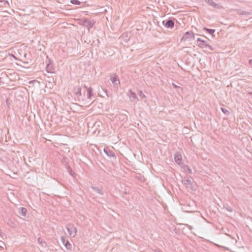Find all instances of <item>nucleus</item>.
Here are the masks:
<instances>
[{"label":"nucleus","instance_id":"obj_1","mask_svg":"<svg viewBox=\"0 0 252 252\" xmlns=\"http://www.w3.org/2000/svg\"><path fill=\"white\" fill-rule=\"evenodd\" d=\"M184 182L185 186L189 190L193 191L195 190L194 182L192 179L191 180L188 177H185L184 180Z\"/></svg>","mask_w":252,"mask_h":252},{"label":"nucleus","instance_id":"obj_2","mask_svg":"<svg viewBox=\"0 0 252 252\" xmlns=\"http://www.w3.org/2000/svg\"><path fill=\"white\" fill-rule=\"evenodd\" d=\"M197 43L198 44V46L201 48H204V47H208L211 51H214L213 47L207 43V41L203 40L200 38H198L197 39Z\"/></svg>","mask_w":252,"mask_h":252},{"label":"nucleus","instance_id":"obj_3","mask_svg":"<svg viewBox=\"0 0 252 252\" xmlns=\"http://www.w3.org/2000/svg\"><path fill=\"white\" fill-rule=\"evenodd\" d=\"M66 228L70 236L75 237L77 231L76 227L72 224L69 223L66 225Z\"/></svg>","mask_w":252,"mask_h":252},{"label":"nucleus","instance_id":"obj_4","mask_svg":"<svg viewBox=\"0 0 252 252\" xmlns=\"http://www.w3.org/2000/svg\"><path fill=\"white\" fill-rule=\"evenodd\" d=\"M103 152L106 154V155L109 158H113L114 159H116V156L115 153L110 150L108 147H106L103 149Z\"/></svg>","mask_w":252,"mask_h":252},{"label":"nucleus","instance_id":"obj_5","mask_svg":"<svg viewBox=\"0 0 252 252\" xmlns=\"http://www.w3.org/2000/svg\"><path fill=\"white\" fill-rule=\"evenodd\" d=\"M82 25L88 28L89 31L93 27L94 22H92L87 18H84L82 20Z\"/></svg>","mask_w":252,"mask_h":252},{"label":"nucleus","instance_id":"obj_6","mask_svg":"<svg viewBox=\"0 0 252 252\" xmlns=\"http://www.w3.org/2000/svg\"><path fill=\"white\" fill-rule=\"evenodd\" d=\"M163 25L167 28L171 29L174 26V21L171 18H168L162 22Z\"/></svg>","mask_w":252,"mask_h":252},{"label":"nucleus","instance_id":"obj_7","mask_svg":"<svg viewBox=\"0 0 252 252\" xmlns=\"http://www.w3.org/2000/svg\"><path fill=\"white\" fill-rule=\"evenodd\" d=\"M55 68L54 67V64L53 62L50 59L48 60V63L46 66V70L48 73H54Z\"/></svg>","mask_w":252,"mask_h":252},{"label":"nucleus","instance_id":"obj_8","mask_svg":"<svg viewBox=\"0 0 252 252\" xmlns=\"http://www.w3.org/2000/svg\"><path fill=\"white\" fill-rule=\"evenodd\" d=\"M61 240H62V242L63 243V245L65 246V247L66 248V249L67 250H71V248H72V246L70 244V243L69 242V241L66 240L64 237H61Z\"/></svg>","mask_w":252,"mask_h":252},{"label":"nucleus","instance_id":"obj_9","mask_svg":"<svg viewBox=\"0 0 252 252\" xmlns=\"http://www.w3.org/2000/svg\"><path fill=\"white\" fill-rule=\"evenodd\" d=\"M110 80L114 85H118L120 84V81L118 76L116 74L114 73L110 75Z\"/></svg>","mask_w":252,"mask_h":252},{"label":"nucleus","instance_id":"obj_10","mask_svg":"<svg viewBox=\"0 0 252 252\" xmlns=\"http://www.w3.org/2000/svg\"><path fill=\"white\" fill-rule=\"evenodd\" d=\"M190 38L194 39V33L191 31H189L185 33L184 35L182 37V39L184 40H186L187 39Z\"/></svg>","mask_w":252,"mask_h":252},{"label":"nucleus","instance_id":"obj_11","mask_svg":"<svg viewBox=\"0 0 252 252\" xmlns=\"http://www.w3.org/2000/svg\"><path fill=\"white\" fill-rule=\"evenodd\" d=\"M81 90V88L79 86L74 87L73 89V92L78 99L82 96Z\"/></svg>","mask_w":252,"mask_h":252},{"label":"nucleus","instance_id":"obj_12","mask_svg":"<svg viewBox=\"0 0 252 252\" xmlns=\"http://www.w3.org/2000/svg\"><path fill=\"white\" fill-rule=\"evenodd\" d=\"M128 95L130 100L132 102H135L138 99L136 94L133 92L131 90L128 91Z\"/></svg>","mask_w":252,"mask_h":252},{"label":"nucleus","instance_id":"obj_13","mask_svg":"<svg viewBox=\"0 0 252 252\" xmlns=\"http://www.w3.org/2000/svg\"><path fill=\"white\" fill-rule=\"evenodd\" d=\"M182 155L181 154H180V152H177L175 154V156H174V160H175V162L179 164V165H181V161H182Z\"/></svg>","mask_w":252,"mask_h":252},{"label":"nucleus","instance_id":"obj_14","mask_svg":"<svg viewBox=\"0 0 252 252\" xmlns=\"http://www.w3.org/2000/svg\"><path fill=\"white\" fill-rule=\"evenodd\" d=\"M205 2H206L207 4H208L210 5H211L213 7L215 8H220V4L216 3V2H214L213 0H204Z\"/></svg>","mask_w":252,"mask_h":252},{"label":"nucleus","instance_id":"obj_15","mask_svg":"<svg viewBox=\"0 0 252 252\" xmlns=\"http://www.w3.org/2000/svg\"><path fill=\"white\" fill-rule=\"evenodd\" d=\"M236 11H237V14L239 15H252V12H251V11H250V12L246 11H244L243 10H242L241 9L236 10Z\"/></svg>","mask_w":252,"mask_h":252},{"label":"nucleus","instance_id":"obj_16","mask_svg":"<svg viewBox=\"0 0 252 252\" xmlns=\"http://www.w3.org/2000/svg\"><path fill=\"white\" fill-rule=\"evenodd\" d=\"M18 213L20 215L25 217L27 213V210L25 207H21L19 209Z\"/></svg>","mask_w":252,"mask_h":252},{"label":"nucleus","instance_id":"obj_17","mask_svg":"<svg viewBox=\"0 0 252 252\" xmlns=\"http://www.w3.org/2000/svg\"><path fill=\"white\" fill-rule=\"evenodd\" d=\"M91 188L94 191H95L96 192H97V193H98V194H99L100 195H103V194H104L103 191L102 190V189H99L98 187H95V186H94H94H92Z\"/></svg>","mask_w":252,"mask_h":252},{"label":"nucleus","instance_id":"obj_18","mask_svg":"<svg viewBox=\"0 0 252 252\" xmlns=\"http://www.w3.org/2000/svg\"><path fill=\"white\" fill-rule=\"evenodd\" d=\"M37 241L42 247L47 248L48 247V245L47 244L46 242L43 239H42L40 237H39L38 238Z\"/></svg>","mask_w":252,"mask_h":252},{"label":"nucleus","instance_id":"obj_19","mask_svg":"<svg viewBox=\"0 0 252 252\" xmlns=\"http://www.w3.org/2000/svg\"><path fill=\"white\" fill-rule=\"evenodd\" d=\"M203 30L207 32L208 33H209L210 34H211L213 36H215V35H214V33H215V32L216 31V30L215 29H208L206 27H204L203 28Z\"/></svg>","mask_w":252,"mask_h":252},{"label":"nucleus","instance_id":"obj_20","mask_svg":"<svg viewBox=\"0 0 252 252\" xmlns=\"http://www.w3.org/2000/svg\"><path fill=\"white\" fill-rule=\"evenodd\" d=\"M93 89L92 88H87V97L89 99H91L93 96Z\"/></svg>","mask_w":252,"mask_h":252},{"label":"nucleus","instance_id":"obj_21","mask_svg":"<svg viewBox=\"0 0 252 252\" xmlns=\"http://www.w3.org/2000/svg\"><path fill=\"white\" fill-rule=\"evenodd\" d=\"M67 170V172H68V173L71 176H72L73 177H75L76 176V174L75 173V172L73 171V170L72 169V168H71L70 166H68V170Z\"/></svg>","mask_w":252,"mask_h":252},{"label":"nucleus","instance_id":"obj_22","mask_svg":"<svg viewBox=\"0 0 252 252\" xmlns=\"http://www.w3.org/2000/svg\"><path fill=\"white\" fill-rule=\"evenodd\" d=\"M122 38L126 42H127L129 40V37L128 36L127 33H124L122 35Z\"/></svg>","mask_w":252,"mask_h":252},{"label":"nucleus","instance_id":"obj_23","mask_svg":"<svg viewBox=\"0 0 252 252\" xmlns=\"http://www.w3.org/2000/svg\"><path fill=\"white\" fill-rule=\"evenodd\" d=\"M220 109H221V111L226 116H228L229 115V114H230L229 111L228 110H227L226 109L223 108V107H221Z\"/></svg>","mask_w":252,"mask_h":252},{"label":"nucleus","instance_id":"obj_24","mask_svg":"<svg viewBox=\"0 0 252 252\" xmlns=\"http://www.w3.org/2000/svg\"><path fill=\"white\" fill-rule=\"evenodd\" d=\"M119 118L123 121H126L127 119L126 115L124 114H120Z\"/></svg>","mask_w":252,"mask_h":252},{"label":"nucleus","instance_id":"obj_25","mask_svg":"<svg viewBox=\"0 0 252 252\" xmlns=\"http://www.w3.org/2000/svg\"><path fill=\"white\" fill-rule=\"evenodd\" d=\"M70 2L73 4L80 5L81 2L78 0H71Z\"/></svg>","mask_w":252,"mask_h":252},{"label":"nucleus","instance_id":"obj_26","mask_svg":"<svg viewBox=\"0 0 252 252\" xmlns=\"http://www.w3.org/2000/svg\"><path fill=\"white\" fill-rule=\"evenodd\" d=\"M138 94L139 95V96L142 98H145L146 97V95L143 93V92L139 90L138 93Z\"/></svg>","mask_w":252,"mask_h":252},{"label":"nucleus","instance_id":"obj_27","mask_svg":"<svg viewBox=\"0 0 252 252\" xmlns=\"http://www.w3.org/2000/svg\"><path fill=\"white\" fill-rule=\"evenodd\" d=\"M136 178L137 179L141 182H144L145 180V178L143 176H136Z\"/></svg>","mask_w":252,"mask_h":252},{"label":"nucleus","instance_id":"obj_28","mask_svg":"<svg viewBox=\"0 0 252 252\" xmlns=\"http://www.w3.org/2000/svg\"><path fill=\"white\" fill-rule=\"evenodd\" d=\"M186 168L187 170V171L189 174H192V170L188 165L186 166Z\"/></svg>","mask_w":252,"mask_h":252},{"label":"nucleus","instance_id":"obj_29","mask_svg":"<svg viewBox=\"0 0 252 252\" xmlns=\"http://www.w3.org/2000/svg\"><path fill=\"white\" fill-rule=\"evenodd\" d=\"M226 209L228 211H229V212H233V209H232V208L231 207H230V206H227L226 207Z\"/></svg>","mask_w":252,"mask_h":252},{"label":"nucleus","instance_id":"obj_30","mask_svg":"<svg viewBox=\"0 0 252 252\" xmlns=\"http://www.w3.org/2000/svg\"><path fill=\"white\" fill-rule=\"evenodd\" d=\"M5 102H6V104L7 106L9 107V105L10 104V102L9 99H6Z\"/></svg>","mask_w":252,"mask_h":252},{"label":"nucleus","instance_id":"obj_31","mask_svg":"<svg viewBox=\"0 0 252 252\" xmlns=\"http://www.w3.org/2000/svg\"><path fill=\"white\" fill-rule=\"evenodd\" d=\"M0 2H4V4L5 5V4H9V3L8 2V1L7 0H0Z\"/></svg>","mask_w":252,"mask_h":252},{"label":"nucleus","instance_id":"obj_32","mask_svg":"<svg viewBox=\"0 0 252 252\" xmlns=\"http://www.w3.org/2000/svg\"><path fill=\"white\" fill-rule=\"evenodd\" d=\"M64 166L67 170H68V166H70L68 163L64 160Z\"/></svg>","mask_w":252,"mask_h":252},{"label":"nucleus","instance_id":"obj_33","mask_svg":"<svg viewBox=\"0 0 252 252\" xmlns=\"http://www.w3.org/2000/svg\"><path fill=\"white\" fill-rule=\"evenodd\" d=\"M218 247H220L224 250H228V248L226 247H224V246H218Z\"/></svg>","mask_w":252,"mask_h":252},{"label":"nucleus","instance_id":"obj_34","mask_svg":"<svg viewBox=\"0 0 252 252\" xmlns=\"http://www.w3.org/2000/svg\"><path fill=\"white\" fill-rule=\"evenodd\" d=\"M155 252H162L161 251V250H160V249H156L155 250Z\"/></svg>","mask_w":252,"mask_h":252},{"label":"nucleus","instance_id":"obj_35","mask_svg":"<svg viewBox=\"0 0 252 252\" xmlns=\"http://www.w3.org/2000/svg\"><path fill=\"white\" fill-rule=\"evenodd\" d=\"M173 86H174V87L175 88H180V89H182V88H181V87H178V86H177V85H176L175 84H173Z\"/></svg>","mask_w":252,"mask_h":252},{"label":"nucleus","instance_id":"obj_36","mask_svg":"<svg viewBox=\"0 0 252 252\" xmlns=\"http://www.w3.org/2000/svg\"><path fill=\"white\" fill-rule=\"evenodd\" d=\"M249 63L250 64L252 65V59L249 60Z\"/></svg>","mask_w":252,"mask_h":252},{"label":"nucleus","instance_id":"obj_37","mask_svg":"<svg viewBox=\"0 0 252 252\" xmlns=\"http://www.w3.org/2000/svg\"><path fill=\"white\" fill-rule=\"evenodd\" d=\"M186 225L189 228V229H191V226L189 225V224H186Z\"/></svg>","mask_w":252,"mask_h":252},{"label":"nucleus","instance_id":"obj_38","mask_svg":"<svg viewBox=\"0 0 252 252\" xmlns=\"http://www.w3.org/2000/svg\"><path fill=\"white\" fill-rule=\"evenodd\" d=\"M84 88H86L87 89V88H88L85 85H84Z\"/></svg>","mask_w":252,"mask_h":252},{"label":"nucleus","instance_id":"obj_39","mask_svg":"<svg viewBox=\"0 0 252 252\" xmlns=\"http://www.w3.org/2000/svg\"><path fill=\"white\" fill-rule=\"evenodd\" d=\"M249 94H250V95H252V92H249Z\"/></svg>","mask_w":252,"mask_h":252}]
</instances>
